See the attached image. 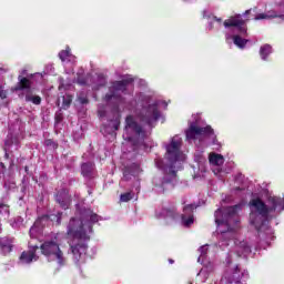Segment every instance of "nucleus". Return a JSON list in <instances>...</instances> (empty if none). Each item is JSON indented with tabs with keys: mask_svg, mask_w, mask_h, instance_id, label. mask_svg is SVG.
Masks as SVG:
<instances>
[{
	"mask_svg": "<svg viewBox=\"0 0 284 284\" xmlns=\"http://www.w3.org/2000/svg\"><path fill=\"white\" fill-rule=\"evenodd\" d=\"M169 263H171V264L174 263V260H169Z\"/></svg>",
	"mask_w": 284,
	"mask_h": 284,
	"instance_id": "4c0bfd02",
	"label": "nucleus"
},
{
	"mask_svg": "<svg viewBox=\"0 0 284 284\" xmlns=\"http://www.w3.org/2000/svg\"><path fill=\"white\" fill-rule=\"evenodd\" d=\"M77 101L81 104V105H85L88 104V94L85 92H80L78 94Z\"/></svg>",
	"mask_w": 284,
	"mask_h": 284,
	"instance_id": "2f4dec72",
	"label": "nucleus"
},
{
	"mask_svg": "<svg viewBox=\"0 0 284 284\" xmlns=\"http://www.w3.org/2000/svg\"><path fill=\"white\" fill-rule=\"evenodd\" d=\"M221 23H223V19L215 16L209 17V30H214V28L219 29Z\"/></svg>",
	"mask_w": 284,
	"mask_h": 284,
	"instance_id": "a878e982",
	"label": "nucleus"
},
{
	"mask_svg": "<svg viewBox=\"0 0 284 284\" xmlns=\"http://www.w3.org/2000/svg\"><path fill=\"white\" fill-rule=\"evenodd\" d=\"M254 19L255 21H263V19H284V1L268 0L265 12L256 14Z\"/></svg>",
	"mask_w": 284,
	"mask_h": 284,
	"instance_id": "f8f14e48",
	"label": "nucleus"
},
{
	"mask_svg": "<svg viewBox=\"0 0 284 284\" xmlns=\"http://www.w3.org/2000/svg\"><path fill=\"white\" fill-rule=\"evenodd\" d=\"M122 136V150L124 156L132 152H139V150H145L148 131H145L143 125L139 124L133 115H128L125 118L124 133Z\"/></svg>",
	"mask_w": 284,
	"mask_h": 284,
	"instance_id": "423d86ee",
	"label": "nucleus"
},
{
	"mask_svg": "<svg viewBox=\"0 0 284 284\" xmlns=\"http://www.w3.org/2000/svg\"><path fill=\"white\" fill-rule=\"evenodd\" d=\"M186 141L193 143L195 148H207V145H219L216 133L210 125H203L201 116L193 115L189 121V128L185 130Z\"/></svg>",
	"mask_w": 284,
	"mask_h": 284,
	"instance_id": "0eeeda50",
	"label": "nucleus"
},
{
	"mask_svg": "<svg viewBox=\"0 0 284 284\" xmlns=\"http://www.w3.org/2000/svg\"><path fill=\"white\" fill-rule=\"evenodd\" d=\"M251 12L252 9L246 10L243 14L232 16L223 22L226 42H233L240 50L245 49V45H247L250 41L246 39L247 26L245 23H247V19L243 18L247 17Z\"/></svg>",
	"mask_w": 284,
	"mask_h": 284,
	"instance_id": "6e6552de",
	"label": "nucleus"
},
{
	"mask_svg": "<svg viewBox=\"0 0 284 284\" xmlns=\"http://www.w3.org/2000/svg\"><path fill=\"white\" fill-rule=\"evenodd\" d=\"M134 82L140 88H148V81L128 75L121 81L112 82L103 100L105 103H118V112H134L141 123L154 128L162 116L161 110L168 109V102L156 100L151 91L136 92L131 99L121 97L128 94V85Z\"/></svg>",
	"mask_w": 284,
	"mask_h": 284,
	"instance_id": "f03ea898",
	"label": "nucleus"
},
{
	"mask_svg": "<svg viewBox=\"0 0 284 284\" xmlns=\"http://www.w3.org/2000/svg\"><path fill=\"white\" fill-rule=\"evenodd\" d=\"M243 210V205H234L229 207L217 209L215 211V223L217 226V239L220 250H225L229 245H232V250L229 252L225 263L226 270L220 284H241V281L250 278L247 270H242L239 264L234 263L236 258L241 256H247L252 253V247L245 241L236 240V227H239V213Z\"/></svg>",
	"mask_w": 284,
	"mask_h": 284,
	"instance_id": "f257e3e1",
	"label": "nucleus"
},
{
	"mask_svg": "<svg viewBox=\"0 0 284 284\" xmlns=\"http://www.w3.org/2000/svg\"><path fill=\"white\" fill-rule=\"evenodd\" d=\"M11 90L12 92H17L19 99H24L27 103L41 105V98L34 93L30 79L19 75L18 83Z\"/></svg>",
	"mask_w": 284,
	"mask_h": 284,
	"instance_id": "9d476101",
	"label": "nucleus"
},
{
	"mask_svg": "<svg viewBox=\"0 0 284 284\" xmlns=\"http://www.w3.org/2000/svg\"><path fill=\"white\" fill-rule=\"evenodd\" d=\"M10 219V207L6 204H0V221Z\"/></svg>",
	"mask_w": 284,
	"mask_h": 284,
	"instance_id": "bb28decb",
	"label": "nucleus"
},
{
	"mask_svg": "<svg viewBox=\"0 0 284 284\" xmlns=\"http://www.w3.org/2000/svg\"><path fill=\"white\" fill-rule=\"evenodd\" d=\"M250 223L258 232L261 239L270 245L274 241V231L270 227V219L281 214L284 210V197L268 196L266 204L261 199L250 202Z\"/></svg>",
	"mask_w": 284,
	"mask_h": 284,
	"instance_id": "20e7f679",
	"label": "nucleus"
},
{
	"mask_svg": "<svg viewBox=\"0 0 284 284\" xmlns=\"http://www.w3.org/2000/svg\"><path fill=\"white\" fill-rule=\"evenodd\" d=\"M12 252V241L8 237H0V254L7 256Z\"/></svg>",
	"mask_w": 284,
	"mask_h": 284,
	"instance_id": "aec40b11",
	"label": "nucleus"
},
{
	"mask_svg": "<svg viewBox=\"0 0 284 284\" xmlns=\"http://www.w3.org/2000/svg\"><path fill=\"white\" fill-rule=\"evenodd\" d=\"M48 221H51L52 223L55 222V225H61V213L58 212L57 214L42 215L34 222L33 226H31L29 231L31 237L29 241V251H24L20 255L21 265H30L33 261H39V255H37L39 244L34 243V241H37L36 234H40L41 230L45 227Z\"/></svg>",
	"mask_w": 284,
	"mask_h": 284,
	"instance_id": "1a4fd4ad",
	"label": "nucleus"
},
{
	"mask_svg": "<svg viewBox=\"0 0 284 284\" xmlns=\"http://www.w3.org/2000/svg\"><path fill=\"white\" fill-rule=\"evenodd\" d=\"M121 125V115H116L113 120H109L108 124H103L100 132L103 136H110L114 139L116 136V130Z\"/></svg>",
	"mask_w": 284,
	"mask_h": 284,
	"instance_id": "4468645a",
	"label": "nucleus"
},
{
	"mask_svg": "<svg viewBox=\"0 0 284 284\" xmlns=\"http://www.w3.org/2000/svg\"><path fill=\"white\" fill-rule=\"evenodd\" d=\"M99 221H101V217L90 209H84L79 215L69 221L67 234L71 237L69 245L75 265L85 263L88 241H90V234H92V226Z\"/></svg>",
	"mask_w": 284,
	"mask_h": 284,
	"instance_id": "7ed1b4c3",
	"label": "nucleus"
},
{
	"mask_svg": "<svg viewBox=\"0 0 284 284\" xmlns=\"http://www.w3.org/2000/svg\"><path fill=\"white\" fill-rule=\"evenodd\" d=\"M140 187H141V184H140V183H138V185H136V189H135V190L139 192Z\"/></svg>",
	"mask_w": 284,
	"mask_h": 284,
	"instance_id": "e433bc0d",
	"label": "nucleus"
},
{
	"mask_svg": "<svg viewBox=\"0 0 284 284\" xmlns=\"http://www.w3.org/2000/svg\"><path fill=\"white\" fill-rule=\"evenodd\" d=\"M98 116L99 119H108V106L105 104L98 105Z\"/></svg>",
	"mask_w": 284,
	"mask_h": 284,
	"instance_id": "c85d7f7f",
	"label": "nucleus"
},
{
	"mask_svg": "<svg viewBox=\"0 0 284 284\" xmlns=\"http://www.w3.org/2000/svg\"><path fill=\"white\" fill-rule=\"evenodd\" d=\"M6 148H8V142H6Z\"/></svg>",
	"mask_w": 284,
	"mask_h": 284,
	"instance_id": "ea45409f",
	"label": "nucleus"
},
{
	"mask_svg": "<svg viewBox=\"0 0 284 284\" xmlns=\"http://www.w3.org/2000/svg\"><path fill=\"white\" fill-rule=\"evenodd\" d=\"M8 99V91H6L3 84L0 83V101Z\"/></svg>",
	"mask_w": 284,
	"mask_h": 284,
	"instance_id": "72a5a7b5",
	"label": "nucleus"
},
{
	"mask_svg": "<svg viewBox=\"0 0 284 284\" xmlns=\"http://www.w3.org/2000/svg\"><path fill=\"white\" fill-rule=\"evenodd\" d=\"M40 250L47 261L57 263L59 267L65 265V255H63V251H61V247H59V244L55 241H47L42 243Z\"/></svg>",
	"mask_w": 284,
	"mask_h": 284,
	"instance_id": "9b49d317",
	"label": "nucleus"
},
{
	"mask_svg": "<svg viewBox=\"0 0 284 284\" xmlns=\"http://www.w3.org/2000/svg\"><path fill=\"white\" fill-rule=\"evenodd\" d=\"M194 210H196V205L194 204H189L184 206L182 214V225L184 227H190L194 224V214L192 213L194 212Z\"/></svg>",
	"mask_w": 284,
	"mask_h": 284,
	"instance_id": "f3484780",
	"label": "nucleus"
},
{
	"mask_svg": "<svg viewBox=\"0 0 284 284\" xmlns=\"http://www.w3.org/2000/svg\"><path fill=\"white\" fill-rule=\"evenodd\" d=\"M81 170L85 179L94 176V164L92 162L83 163Z\"/></svg>",
	"mask_w": 284,
	"mask_h": 284,
	"instance_id": "4be33fe9",
	"label": "nucleus"
},
{
	"mask_svg": "<svg viewBox=\"0 0 284 284\" xmlns=\"http://www.w3.org/2000/svg\"><path fill=\"white\" fill-rule=\"evenodd\" d=\"M211 272H214V265L210 264L209 266H204L199 273L197 278H201V283H205L207 278H210Z\"/></svg>",
	"mask_w": 284,
	"mask_h": 284,
	"instance_id": "412c9836",
	"label": "nucleus"
},
{
	"mask_svg": "<svg viewBox=\"0 0 284 284\" xmlns=\"http://www.w3.org/2000/svg\"><path fill=\"white\" fill-rule=\"evenodd\" d=\"M272 52H273L272 45L263 44L260 48V57H261L262 61H268L270 54H272Z\"/></svg>",
	"mask_w": 284,
	"mask_h": 284,
	"instance_id": "5701e85b",
	"label": "nucleus"
},
{
	"mask_svg": "<svg viewBox=\"0 0 284 284\" xmlns=\"http://www.w3.org/2000/svg\"><path fill=\"white\" fill-rule=\"evenodd\" d=\"M59 58L61 59V61L63 63H65V61H72V63H74V55H72V53H70V48H67L65 50L61 51L59 53Z\"/></svg>",
	"mask_w": 284,
	"mask_h": 284,
	"instance_id": "393cba45",
	"label": "nucleus"
},
{
	"mask_svg": "<svg viewBox=\"0 0 284 284\" xmlns=\"http://www.w3.org/2000/svg\"><path fill=\"white\" fill-rule=\"evenodd\" d=\"M182 146L183 139L179 135L173 136L165 146L166 153L164 160L161 158L155 159L156 169L171 174V176H176V170L183 168V162L186 159L185 153L181 151Z\"/></svg>",
	"mask_w": 284,
	"mask_h": 284,
	"instance_id": "39448f33",
	"label": "nucleus"
},
{
	"mask_svg": "<svg viewBox=\"0 0 284 284\" xmlns=\"http://www.w3.org/2000/svg\"><path fill=\"white\" fill-rule=\"evenodd\" d=\"M209 163L212 165V171L215 176L223 179L225 174H230V170L223 168V163H225V158L219 153H210L209 154Z\"/></svg>",
	"mask_w": 284,
	"mask_h": 284,
	"instance_id": "ddd939ff",
	"label": "nucleus"
},
{
	"mask_svg": "<svg viewBox=\"0 0 284 284\" xmlns=\"http://www.w3.org/2000/svg\"><path fill=\"white\" fill-rule=\"evenodd\" d=\"M55 201L63 207V210H68L70 207V194L68 193V190L62 189L60 190L55 195Z\"/></svg>",
	"mask_w": 284,
	"mask_h": 284,
	"instance_id": "6ab92c4d",
	"label": "nucleus"
},
{
	"mask_svg": "<svg viewBox=\"0 0 284 284\" xmlns=\"http://www.w3.org/2000/svg\"><path fill=\"white\" fill-rule=\"evenodd\" d=\"M138 174H141V166L136 163H132L124 168L122 181H130L132 176H138Z\"/></svg>",
	"mask_w": 284,
	"mask_h": 284,
	"instance_id": "a211bd4d",
	"label": "nucleus"
},
{
	"mask_svg": "<svg viewBox=\"0 0 284 284\" xmlns=\"http://www.w3.org/2000/svg\"><path fill=\"white\" fill-rule=\"evenodd\" d=\"M172 187H174V184L172 183V179L168 176L153 179V190L156 194H165Z\"/></svg>",
	"mask_w": 284,
	"mask_h": 284,
	"instance_id": "2eb2a0df",
	"label": "nucleus"
},
{
	"mask_svg": "<svg viewBox=\"0 0 284 284\" xmlns=\"http://www.w3.org/2000/svg\"><path fill=\"white\" fill-rule=\"evenodd\" d=\"M194 161H195V163H197V165H203V163H205V158L203 156L202 151L195 152Z\"/></svg>",
	"mask_w": 284,
	"mask_h": 284,
	"instance_id": "c756f323",
	"label": "nucleus"
},
{
	"mask_svg": "<svg viewBox=\"0 0 284 284\" xmlns=\"http://www.w3.org/2000/svg\"><path fill=\"white\" fill-rule=\"evenodd\" d=\"M59 90H70V84H67L65 81L60 78V85H59Z\"/></svg>",
	"mask_w": 284,
	"mask_h": 284,
	"instance_id": "f704fd0d",
	"label": "nucleus"
},
{
	"mask_svg": "<svg viewBox=\"0 0 284 284\" xmlns=\"http://www.w3.org/2000/svg\"><path fill=\"white\" fill-rule=\"evenodd\" d=\"M88 79H90V75L88 78L81 77V73H78V83L79 85H91L92 90H99V88H103L105 85V78L103 75H98L93 78V81H97L98 83H90L88 82Z\"/></svg>",
	"mask_w": 284,
	"mask_h": 284,
	"instance_id": "dca6fc26",
	"label": "nucleus"
},
{
	"mask_svg": "<svg viewBox=\"0 0 284 284\" xmlns=\"http://www.w3.org/2000/svg\"><path fill=\"white\" fill-rule=\"evenodd\" d=\"M207 250H210V245L205 244L201 246L197 252L200 256L197 257V263H205V256L207 254Z\"/></svg>",
	"mask_w": 284,
	"mask_h": 284,
	"instance_id": "cd10ccee",
	"label": "nucleus"
},
{
	"mask_svg": "<svg viewBox=\"0 0 284 284\" xmlns=\"http://www.w3.org/2000/svg\"><path fill=\"white\" fill-rule=\"evenodd\" d=\"M17 223H23V219L18 217V219H17Z\"/></svg>",
	"mask_w": 284,
	"mask_h": 284,
	"instance_id": "c9c22d12",
	"label": "nucleus"
},
{
	"mask_svg": "<svg viewBox=\"0 0 284 284\" xmlns=\"http://www.w3.org/2000/svg\"><path fill=\"white\" fill-rule=\"evenodd\" d=\"M134 199V193L126 192L120 195L121 203H128V201H132Z\"/></svg>",
	"mask_w": 284,
	"mask_h": 284,
	"instance_id": "7c9ffc66",
	"label": "nucleus"
},
{
	"mask_svg": "<svg viewBox=\"0 0 284 284\" xmlns=\"http://www.w3.org/2000/svg\"><path fill=\"white\" fill-rule=\"evenodd\" d=\"M24 170H26V172H28V166H26V169H24Z\"/></svg>",
	"mask_w": 284,
	"mask_h": 284,
	"instance_id": "58836bf2",
	"label": "nucleus"
},
{
	"mask_svg": "<svg viewBox=\"0 0 284 284\" xmlns=\"http://www.w3.org/2000/svg\"><path fill=\"white\" fill-rule=\"evenodd\" d=\"M156 215L164 216V217L174 216V211L169 210V209H163L161 213L156 212Z\"/></svg>",
	"mask_w": 284,
	"mask_h": 284,
	"instance_id": "473e14b6",
	"label": "nucleus"
},
{
	"mask_svg": "<svg viewBox=\"0 0 284 284\" xmlns=\"http://www.w3.org/2000/svg\"><path fill=\"white\" fill-rule=\"evenodd\" d=\"M58 105H61L62 110H68V108H70V105H72V95L65 94V95L59 98Z\"/></svg>",
	"mask_w": 284,
	"mask_h": 284,
	"instance_id": "b1692460",
	"label": "nucleus"
}]
</instances>
